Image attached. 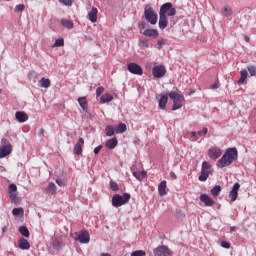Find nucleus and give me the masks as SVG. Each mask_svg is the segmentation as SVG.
Here are the masks:
<instances>
[{"label":"nucleus","mask_w":256,"mask_h":256,"mask_svg":"<svg viewBox=\"0 0 256 256\" xmlns=\"http://www.w3.org/2000/svg\"><path fill=\"white\" fill-rule=\"evenodd\" d=\"M238 158H239V153L237 152V148L235 147L228 148L226 149L223 156L217 161L216 167H218V169L229 167L233 165V162L237 161Z\"/></svg>","instance_id":"obj_1"},{"label":"nucleus","mask_w":256,"mask_h":256,"mask_svg":"<svg viewBox=\"0 0 256 256\" xmlns=\"http://www.w3.org/2000/svg\"><path fill=\"white\" fill-rule=\"evenodd\" d=\"M168 96L173 101L172 111H177V109H181V107H183L185 97L181 94V92L171 91L168 93Z\"/></svg>","instance_id":"obj_2"},{"label":"nucleus","mask_w":256,"mask_h":256,"mask_svg":"<svg viewBox=\"0 0 256 256\" xmlns=\"http://www.w3.org/2000/svg\"><path fill=\"white\" fill-rule=\"evenodd\" d=\"M131 199V194L124 193L123 195L115 194L112 197L113 207H122V205H127Z\"/></svg>","instance_id":"obj_3"},{"label":"nucleus","mask_w":256,"mask_h":256,"mask_svg":"<svg viewBox=\"0 0 256 256\" xmlns=\"http://www.w3.org/2000/svg\"><path fill=\"white\" fill-rule=\"evenodd\" d=\"M167 15L168 17H175L177 15V9L173 8L171 2H166L160 7L159 16L167 17Z\"/></svg>","instance_id":"obj_4"},{"label":"nucleus","mask_w":256,"mask_h":256,"mask_svg":"<svg viewBox=\"0 0 256 256\" xmlns=\"http://www.w3.org/2000/svg\"><path fill=\"white\" fill-rule=\"evenodd\" d=\"M1 145L2 146H0V159H5V157L13 153V146L7 138H3L1 140Z\"/></svg>","instance_id":"obj_5"},{"label":"nucleus","mask_w":256,"mask_h":256,"mask_svg":"<svg viewBox=\"0 0 256 256\" xmlns=\"http://www.w3.org/2000/svg\"><path fill=\"white\" fill-rule=\"evenodd\" d=\"M144 17L146 21L150 23V25H157L158 16H157V13H155V10L153 9V7H151V5L145 6Z\"/></svg>","instance_id":"obj_6"},{"label":"nucleus","mask_w":256,"mask_h":256,"mask_svg":"<svg viewBox=\"0 0 256 256\" xmlns=\"http://www.w3.org/2000/svg\"><path fill=\"white\" fill-rule=\"evenodd\" d=\"M154 256H171L173 251L166 245H160L153 250Z\"/></svg>","instance_id":"obj_7"},{"label":"nucleus","mask_w":256,"mask_h":256,"mask_svg":"<svg viewBox=\"0 0 256 256\" xmlns=\"http://www.w3.org/2000/svg\"><path fill=\"white\" fill-rule=\"evenodd\" d=\"M222 155H223V150H221V148L217 146H213L208 150V157L213 161H217V159H219V157H221Z\"/></svg>","instance_id":"obj_8"},{"label":"nucleus","mask_w":256,"mask_h":256,"mask_svg":"<svg viewBox=\"0 0 256 256\" xmlns=\"http://www.w3.org/2000/svg\"><path fill=\"white\" fill-rule=\"evenodd\" d=\"M152 74L156 79H161V77H165L167 74V68L163 65L154 66L152 68Z\"/></svg>","instance_id":"obj_9"},{"label":"nucleus","mask_w":256,"mask_h":256,"mask_svg":"<svg viewBox=\"0 0 256 256\" xmlns=\"http://www.w3.org/2000/svg\"><path fill=\"white\" fill-rule=\"evenodd\" d=\"M75 241H78L79 243H82V244L89 243L91 241V236L89 235V231L85 229L81 230L78 237L75 238Z\"/></svg>","instance_id":"obj_10"},{"label":"nucleus","mask_w":256,"mask_h":256,"mask_svg":"<svg viewBox=\"0 0 256 256\" xmlns=\"http://www.w3.org/2000/svg\"><path fill=\"white\" fill-rule=\"evenodd\" d=\"M127 69L132 75H143V68L137 63H129Z\"/></svg>","instance_id":"obj_11"},{"label":"nucleus","mask_w":256,"mask_h":256,"mask_svg":"<svg viewBox=\"0 0 256 256\" xmlns=\"http://www.w3.org/2000/svg\"><path fill=\"white\" fill-rule=\"evenodd\" d=\"M241 188V184H239V182H236L233 187L232 190L229 192V197L231 199V201H237V197L239 195V189Z\"/></svg>","instance_id":"obj_12"},{"label":"nucleus","mask_w":256,"mask_h":256,"mask_svg":"<svg viewBox=\"0 0 256 256\" xmlns=\"http://www.w3.org/2000/svg\"><path fill=\"white\" fill-rule=\"evenodd\" d=\"M200 201L204 203L206 207H213L215 205V201L207 194H201Z\"/></svg>","instance_id":"obj_13"},{"label":"nucleus","mask_w":256,"mask_h":256,"mask_svg":"<svg viewBox=\"0 0 256 256\" xmlns=\"http://www.w3.org/2000/svg\"><path fill=\"white\" fill-rule=\"evenodd\" d=\"M83 145H85V140L83 138H79L78 142L74 146L75 155H81V153H83Z\"/></svg>","instance_id":"obj_14"},{"label":"nucleus","mask_w":256,"mask_h":256,"mask_svg":"<svg viewBox=\"0 0 256 256\" xmlns=\"http://www.w3.org/2000/svg\"><path fill=\"white\" fill-rule=\"evenodd\" d=\"M18 247L19 249H22V251H27L29 249H31V244L29 243V241H27V239L25 238H20L18 240Z\"/></svg>","instance_id":"obj_15"},{"label":"nucleus","mask_w":256,"mask_h":256,"mask_svg":"<svg viewBox=\"0 0 256 256\" xmlns=\"http://www.w3.org/2000/svg\"><path fill=\"white\" fill-rule=\"evenodd\" d=\"M16 120L18 123H25V121L29 120V116L25 112L17 111L15 113Z\"/></svg>","instance_id":"obj_16"},{"label":"nucleus","mask_w":256,"mask_h":256,"mask_svg":"<svg viewBox=\"0 0 256 256\" xmlns=\"http://www.w3.org/2000/svg\"><path fill=\"white\" fill-rule=\"evenodd\" d=\"M168 101H169V96H167V95H160V99L158 101L159 109L165 110V108L167 107Z\"/></svg>","instance_id":"obj_17"},{"label":"nucleus","mask_w":256,"mask_h":256,"mask_svg":"<svg viewBox=\"0 0 256 256\" xmlns=\"http://www.w3.org/2000/svg\"><path fill=\"white\" fill-rule=\"evenodd\" d=\"M167 181L163 180L158 185V193L161 197H164V195H167Z\"/></svg>","instance_id":"obj_18"},{"label":"nucleus","mask_w":256,"mask_h":256,"mask_svg":"<svg viewBox=\"0 0 256 256\" xmlns=\"http://www.w3.org/2000/svg\"><path fill=\"white\" fill-rule=\"evenodd\" d=\"M97 13H99V10L95 7L88 13L89 21H91V23H97Z\"/></svg>","instance_id":"obj_19"},{"label":"nucleus","mask_w":256,"mask_h":256,"mask_svg":"<svg viewBox=\"0 0 256 256\" xmlns=\"http://www.w3.org/2000/svg\"><path fill=\"white\" fill-rule=\"evenodd\" d=\"M240 75V79L236 82L237 85H243L245 83L247 77H249V72H247V69H242Z\"/></svg>","instance_id":"obj_20"},{"label":"nucleus","mask_w":256,"mask_h":256,"mask_svg":"<svg viewBox=\"0 0 256 256\" xmlns=\"http://www.w3.org/2000/svg\"><path fill=\"white\" fill-rule=\"evenodd\" d=\"M159 29H167V26L169 25V21L167 20V16H159Z\"/></svg>","instance_id":"obj_21"},{"label":"nucleus","mask_w":256,"mask_h":256,"mask_svg":"<svg viewBox=\"0 0 256 256\" xmlns=\"http://www.w3.org/2000/svg\"><path fill=\"white\" fill-rule=\"evenodd\" d=\"M143 35L145 37H159V32L157 29H146L144 30Z\"/></svg>","instance_id":"obj_22"},{"label":"nucleus","mask_w":256,"mask_h":256,"mask_svg":"<svg viewBox=\"0 0 256 256\" xmlns=\"http://www.w3.org/2000/svg\"><path fill=\"white\" fill-rule=\"evenodd\" d=\"M45 191L48 195H55V193H57V186L55 185V183L51 182L49 183Z\"/></svg>","instance_id":"obj_23"},{"label":"nucleus","mask_w":256,"mask_h":256,"mask_svg":"<svg viewBox=\"0 0 256 256\" xmlns=\"http://www.w3.org/2000/svg\"><path fill=\"white\" fill-rule=\"evenodd\" d=\"M118 143L119 141L117 140V138H112L106 141V147L108 149H115Z\"/></svg>","instance_id":"obj_24"},{"label":"nucleus","mask_w":256,"mask_h":256,"mask_svg":"<svg viewBox=\"0 0 256 256\" xmlns=\"http://www.w3.org/2000/svg\"><path fill=\"white\" fill-rule=\"evenodd\" d=\"M111 101H113V95H111L109 93H105L100 97V103H102V104L111 103Z\"/></svg>","instance_id":"obj_25"},{"label":"nucleus","mask_w":256,"mask_h":256,"mask_svg":"<svg viewBox=\"0 0 256 256\" xmlns=\"http://www.w3.org/2000/svg\"><path fill=\"white\" fill-rule=\"evenodd\" d=\"M133 177H135L136 179H138V181H143V179H145L147 172L145 171H133L132 172Z\"/></svg>","instance_id":"obj_26"},{"label":"nucleus","mask_w":256,"mask_h":256,"mask_svg":"<svg viewBox=\"0 0 256 256\" xmlns=\"http://www.w3.org/2000/svg\"><path fill=\"white\" fill-rule=\"evenodd\" d=\"M39 83L40 86L43 87V89H49L51 87V80H49L48 78H41Z\"/></svg>","instance_id":"obj_27"},{"label":"nucleus","mask_w":256,"mask_h":256,"mask_svg":"<svg viewBox=\"0 0 256 256\" xmlns=\"http://www.w3.org/2000/svg\"><path fill=\"white\" fill-rule=\"evenodd\" d=\"M61 25L65 27L66 29H73L75 27V24L72 20L62 19Z\"/></svg>","instance_id":"obj_28"},{"label":"nucleus","mask_w":256,"mask_h":256,"mask_svg":"<svg viewBox=\"0 0 256 256\" xmlns=\"http://www.w3.org/2000/svg\"><path fill=\"white\" fill-rule=\"evenodd\" d=\"M127 131V125L125 123H120L117 126H115V133L119 135V133H125Z\"/></svg>","instance_id":"obj_29"},{"label":"nucleus","mask_w":256,"mask_h":256,"mask_svg":"<svg viewBox=\"0 0 256 256\" xmlns=\"http://www.w3.org/2000/svg\"><path fill=\"white\" fill-rule=\"evenodd\" d=\"M223 17H231L233 15V9L229 6H224L222 8Z\"/></svg>","instance_id":"obj_30"},{"label":"nucleus","mask_w":256,"mask_h":256,"mask_svg":"<svg viewBox=\"0 0 256 256\" xmlns=\"http://www.w3.org/2000/svg\"><path fill=\"white\" fill-rule=\"evenodd\" d=\"M52 247L54 249L59 250L63 247V242L61 241V239L55 238V239L52 240Z\"/></svg>","instance_id":"obj_31"},{"label":"nucleus","mask_w":256,"mask_h":256,"mask_svg":"<svg viewBox=\"0 0 256 256\" xmlns=\"http://www.w3.org/2000/svg\"><path fill=\"white\" fill-rule=\"evenodd\" d=\"M78 103L83 111H87V97L78 98Z\"/></svg>","instance_id":"obj_32"},{"label":"nucleus","mask_w":256,"mask_h":256,"mask_svg":"<svg viewBox=\"0 0 256 256\" xmlns=\"http://www.w3.org/2000/svg\"><path fill=\"white\" fill-rule=\"evenodd\" d=\"M105 131H106V136L107 137H113V135H115V127L113 126H106L105 127Z\"/></svg>","instance_id":"obj_33"},{"label":"nucleus","mask_w":256,"mask_h":256,"mask_svg":"<svg viewBox=\"0 0 256 256\" xmlns=\"http://www.w3.org/2000/svg\"><path fill=\"white\" fill-rule=\"evenodd\" d=\"M18 231L19 233H21V235H23V237H29L30 235L29 229L27 228V226H20Z\"/></svg>","instance_id":"obj_34"},{"label":"nucleus","mask_w":256,"mask_h":256,"mask_svg":"<svg viewBox=\"0 0 256 256\" xmlns=\"http://www.w3.org/2000/svg\"><path fill=\"white\" fill-rule=\"evenodd\" d=\"M201 171H204L206 173H211V164L207 161L202 162Z\"/></svg>","instance_id":"obj_35"},{"label":"nucleus","mask_w":256,"mask_h":256,"mask_svg":"<svg viewBox=\"0 0 256 256\" xmlns=\"http://www.w3.org/2000/svg\"><path fill=\"white\" fill-rule=\"evenodd\" d=\"M210 193H211V195H213V197H217L219 195V193H221V186L220 185L214 186L211 189Z\"/></svg>","instance_id":"obj_36"},{"label":"nucleus","mask_w":256,"mask_h":256,"mask_svg":"<svg viewBox=\"0 0 256 256\" xmlns=\"http://www.w3.org/2000/svg\"><path fill=\"white\" fill-rule=\"evenodd\" d=\"M247 70L249 72L250 77H256V66L255 65H248Z\"/></svg>","instance_id":"obj_37"},{"label":"nucleus","mask_w":256,"mask_h":256,"mask_svg":"<svg viewBox=\"0 0 256 256\" xmlns=\"http://www.w3.org/2000/svg\"><path fill=\"white\" fill-rule=\"evenodd\" d=\"M9 197L11 199V203H14L15 205L19 203V197H17V194H15V192H9Z\"/></svg>","instance_id":"obj_38"},{"label":"nucleus","mask_w":256,"mask_h":256,"mask_svg":"<svg viewBox=\"0 0 256 256\" xmlns=\"http://www.w3.org/2000/svg\"><path fill=\"white\" fill-rule=\"evenodd\" d=\"M65 46V40L63 38H58L55 40L53 47H64Z\"/></svg>","instance_id":"obj_39"},{"label":"nucleus","mask_w":256,"mask_h":256,"mask_svg":"<svg viewBox=\"0 0 256 256\" xmlns=\"http://www.w3.org/2000/svg\"><path fill=\"white\" fill-rule=\"evenodd\" d=\"M209 175H210L209 172H205V171L201 170V174L198 177V179H199V181H207V179H209Z\"/></svg>","instance_id":"obj_40"},{"label":"nucleus","mask_w":256,"mask_h":256,"mask_svg":"<svg viewBox=\"0 0 256 256\" xmlns=\"http://www.w3.org/2000/svg\"><path fill=\"white\" fill-rule=\"evenodd\" d=\"M24 211H23V208H14L12 210V214L17 217L19 215H23Z\"/></svg>","instance_id":"obj_41"},{"label":"nucleus","mask_w":256,"mask_h":256,"mask_svg":"<svg viewBox=\"0 0 256 256\" xmlns=\"http://www.w3.org/2000/svg\"><path fill=\"white\" fill-rule=\"evenodd\" d=\"M110 189L112 191H119V184L113 180H110Z\"/></svg>","instance_id":"obj_42"},{"label":"nucleus","mask_w":256,"mask_h":256,"mask_svg":"<svg viewBox=\"0 0 256 256\" xmlns=\"http://www.w3.org/2000/svg\"><path fill=\"white\" fill-rule=\"evenodd\" d=\"M14 11L15 13H23V11H25V5L24 4L16 5Z\"/></svg>","instance_id":"obj_43"},{"label":"nucleus","mask_w":256,"mask_h":256,"mask_svg":"<svg viewBox=\"0 0 256 256\" xmlns=\"http://www.w3.org/2000/svg\"><path fill=\"white\" fill-rule=\"evenodd\" d=\"M61 5H65V7H71L73 5V0H58Z\"/></svg>","instance_id":"obj_44"},{"label":"nucleus","mask_w":256,"mask_h":256,"mask_svg":"<svg viewBox=\"0 0 256 256\" xmlns=\"http://www.w3.org/2000/svg\"><path fill=\"white\" fill-rule=\"evenodd\" d=\"M145 255H147V254L143 250H136L131 253V256H145Z\"/></svg>","instance_id":"obj_45"},{"label":"nucleus","mask_w":256,"mask_h":256,"mask_svg":"<svg viewBox=\"0 0 256 256\" xmlns=\"http://www.w3.org/2000/svg\"><path fill=\"white\" fill-rule=\"evenodd\" d=\"M208 131H209V129H207V127H204L202 130L197 132V135L199 137H203V136L207 135Z\"/></svg>","instance_id":"obj_46"},{"label":"nucleus","mask_w":256,"mask_h":256,"mask_svg":"<svg viewBox=\"0 0 256 256\" xmlns=\"http://www.w3.org/2000/svg\"><path fill=\"white\" fill-rule=\"evenodd\" d=\"M8 191L9 193H15V191H17V185H15L14 183L9 184Z\"/></svg>","instance_id":"obj_47"},{"label":"nucleus","mask_w":256,"mask_h":256,"mask_svg":"<svg viewBox=\"0 0 256 256\" xmlns=\"http://www.w3.org/2000/svg\"><path fill=\"white\" fill-rule=\"evenodd\" d=\"M103 91H105V88L103 86H100L96 89V97H101L103 95Z\"/></svg>","instance_id":"obj_48"},{"label":"nucleus","mask_w":256,"mask_h":256,"mask_svg":"<svg viewBox=\"0 0 256 256\" xmlns=\"http://www.w3.org/2000/svg\"><path fill=\"white\" fill-rule=\"evenodd\" d=\"M139 47H145L146 49H149V43H147V41L145 40H139Z\"/></svg>","instance_id":"obj_49"},{"label":"nucleus","mask_w":256,"mask_h":256,"mask_svg":"<svg viewBox=\"0 0 256 256\" xmlns=\"http://www.w3.org/2000/svg\"><path fill=\"white\" fill-rule=\"evenodd\" d=\"M221 247H223L224 249H229L231 247V243H229L227 241H222Z\"/></svg>","instance_id":"obj_50"},{"label":"nucleus","mask_w":256,"mask_h":256,"mask_svg":"<svg viewBox=\"0 0 256 256\" xmlns=\"http://www.w3.org/2000/svg\"><path fill=\"white\" fill-rule=\"evenodd\" d=\"M101 149H103L102 145H99L96 148H94V154L95 155H99V151H101Z\"/></svg>","instance_id":"obj_51"},{"label":"nucleus","mask_w":256,"mask_h":256,"mask_svg":"<svg viewBox=\"0 0 256 256\" xmlns=\"http://www.w3.org/2000/svg\"><path fill=\"white\" fill-rule=\"evenodd\" d=\"M56 183H57V185H59V187H63V185H65V183L63 182V180H61V179H59V178L56 179Z\"/></svg>","instance_id":"obj_52"},{"label":"nucleus","mask_w":256,"mask_h":256,"mask_svg":"<svg viewBox=\"0 0 256 256\" xmlns=\"http://www.w3.org/2000/svg\"><path fill=\"white\" fill-rule=\"evenodd\" d=\"M170 177H171V179L176 180L177 179V174H175V172L171 171L170 172Z\"/></svg>","instance_id":"obj_53"},{"label":"nucleus","mask_w":256,"mask_h":256,"mask_svg":"<svg viewBox=\"0 0 256 256\" xmlns=\"http://www.w3.org/2000/svg\"><path fill=\"white\" fill-rule=\"evenodd\" d=\"M138 27H139V29H141V30H143V29H145V22H141V23H138Z\"/></svg>","instance_id":"obj_54"},{"label":"nucleus","mask_w":256,"mask_h":256,"mask_svg":"<svg viewBox=\"0 0 256 256\" xmlns=\"http://www.w3.org/2000/svg\"><path fill=\"white\" fill-rule=\"evenodd\" d=\"M44 133H45V130L41 128L38 132L39 137H43Z\"/></svg>","instance_id":"obj_55"},{"label":"nucleus","mask_w":256,"mask_h":256,"mask_svg":"<svg viewBox=\"0 0 256 256\" xmlns=\"http://www.w3.org/2000/svg\"><path fill=\"white\" fill-rule=\"evenodd\" d=\"M211 89H219V83L212 84Z\"/></svg>","instance_id":"obj_56"},{"label":"nucleus","mask_w":256,"mask_h":256,"mask_svg":"<svg viewBox=\"0 0 256 256\" xmlns=\"http://www.w3.org/2000/svg\"><path fill=\"white\" fill-rule=\"evenodd\" d=\"M157 45L159 47H163V45H164L163 40H158Z\"/></svg>","instance_id":"obj_57"},{"label":"nucleus","mask_w":256,"mask_h":256,"mask_svg":"<svg viewBox=\"0 0 256 256\" xmlns=\"http://www.w3.org/2000/svg\"><path fill=\"white\" fill-rule=\"evenodd\" d=\"M100 256H111V254L102 252V253L100 254Z\"/></svg>","instance_id":"obj_58"},{"label":"nucleus","mask_w":256,"mask_h":256,"mask_svg":"<svg viewBox=\"0 0 256 256\" xmlns=\"http://www.w3.org/2000/svg\"><path fill=\"white\" fill-rule=\"evenodd\" d=\"M100 256H111V254L102 252V253L100 254Z\"/></svg>","instance_id":"obj_59"},{"label":"nucleus","mask_w":256,"mask_h":256,"mask_svg":"<svg viewBox=\"0 0 256 256\" xmlns=\"http://www.w3.org/2000/svg\"><path fill=\"white\" fill-rule=\"evenodd\" d=\"M191 137H197V132L195 131L191 132Z\"/></svg>","instance_id":"obj_60"},{"label":"nucleus","mask_w":256,"mask_h":256,"mask_svg":"<svg viewBox=\"0 0 256 256\" xmlns=\"http://www.w3.org/2000/svg\"><path fill=\"white\" fill-rule=\"evenodd\" d=\"M2 233H7V226H4V227L2 228Z\"/></svg>","instance_id":"obj_61"},{"label":"nucleus","mask_w":256,"mask_h":256,"mask_svg":"<svg viewBox=\"0 0 256 256\" xmlns=\"http://www.w3.org/2000/svg\"><path fill=\"white\" fill-rule=\"evenodd\" d=\"M236 227L235 226H231L230 227V231H235Z\"/></svg>","instance_id":"obj_62"},{"label":"nucleus","mask_w":256,"mask_h":256,"mask_svg":"<svg viewBox=\"0 0 256 256\" xmlns=\"http://www.w3.org/2000/svg\"><path fill=\"white\" fill-rule=\"evenodd\" d=\"M245 41H247V43H249V37L245 36Z\"/></svg>","instance_id":"obj_63"},{"label":"nucleus","mask_w":256,"mask_h":256,"mask_svg":"<svg viewBox=\"0 0 256 256\" xmlns=\"http://www.w3.org/2000/svg\"><path fill=\"white\" fill-rule=\"evenodd\" d=\"M229 104H230V105H233V100H230V101H229Z\"/></svg>","instance_id":"obj_64"}]
</instances>
